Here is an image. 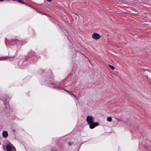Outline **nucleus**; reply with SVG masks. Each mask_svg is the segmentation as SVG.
<instances>
[{"mask_svg":"<svg viewBox=\"0 0 151 151\" xmlns=\"http://www.w3.org/2000/svg\"><path fill=\"white\" fill-rule=\"evenodd\" d=\"M86 121L88 123V124H91V123H92L93 122V117L90 116H88L87 117L86 119Z\"/></svg>","mask_w":151,"mask_h":151,"instance_id":"20e7f679","label":"nucleus"},{"mask_svg":"<svg viewBox=\"0 0 151 151\" xmlns=\"http://www.w3.org/2000/svg\"><path fill=\"white\" fill-rule=\"evenodd\" d=\"M13 147V148L9 144H7L6 145V148L7 151H12H12H16L15 148V147L12 145Z\"/></svg>","mask_w":151,"mask_h":151,"instance_id":"f257e3e1","label":"nucleus"},{"mask_svg":"<svg viewBox=\"0 0 151 151\" xmlns=\"http://www.w3.org/2000/svg\"><path fill=\"white\" fill-rule=\"evenodd\" d=\"M89 125V127L91 129H93L94 128L98 126L99 124L97 122H94L92 123H91V124H88Z\"/></svg>","mask_w":151,"mask_h":151,"instance_id":"7ed1b4c3","label":"nucleus"},{"mask_svg":"<svg viewBox=\"0 0 151 151\" xmlns=\"http://www.w3.org/2000/svg\"><path fill=\"white\" fill-rule=\"evenodd\" d=\"M109 65L112 70H114V69L115 68L114 66L110 65Z\"/></svg>","mask_w":151,"mask_h":151,"instance_id":"1a4fd4ad","label":"nucleus"},{"mask_svg":"<svg viewBox=\"0 0 151 151\" xmlns=\"http://www.w3.org/2000/svg\"><path fill=\"white\" fill-rule=\"evenodd\" d=\"M150 85H151V81L150 82Z\"/></svg>","mask_w":151,"mask_h":151,"instance_id":"4468645a","label":"nucleus"},{"mask_svg":"<svg viewBox=\"0 0 151 151\" xmlns=\"http://www.w3.org/2000/svg\"><path fill=\"white\" fill-rule=\"evenodd\" d=\"M3 0H0V1H3Z\"/></svg>","mask_w":151,"mask_h":151,"instance_id":"ddd939ff","label":"nucleus"},{"mask_svg":"<svg viewBox=\"0 0 151 151\" xmlns=\"http://www.w3.org/2000/svg\"><path fill=\"white\" fill-rule=\"evenodd\" d=\"M67 91L69 94H70L72 97H75L76 99H77V97L76 95H74L73 94L70 93L68 91Z\"/></svg>","mask_w":151,"mask_h":151,"instance_id":"423d86ee","label":"nucleus"},{"mask_svg":"<svg viewBox=\"0 0 151 151\" xmlns=\"http://www.w3.org/2000/svg\"><path fill=\"white\" fill-rule=\"evenodd\" d=\"M92 38L96 40L99 39L101 37L100 35L97 33H94L92 35Z\"/></svg>","mask_w":151,"mask_h":151,"instance_id":"f03ea898","label":"nucleus"},{"mask_svg":"<svg viewBox=\"0 0 151 151\" xmlns=\"http://www.w3.org/2000/svg\"><path fill=\"white\" fill-rule=\"evenodd\" d=\"M3 136L4 137L6 138L8 136V134L6 131H4L2 133Z\"/></svg>","mask_w":151,"mask_h":151,"instance_id":"39448f33","label":"nucleus"},{"mask_svg":"<svg viewBox=\"0 0 151 151\" xmlns=\"http://www.w3.org/2000/svg\"><path fill=\"white\" fill-rule=\"evenodd\" d=\"M17 1L19 2H20L21 3H22L23 4H25L26 3L24 2L22 0H17Z\"/></svg>","mask_w":151,"mask_h":151,"instance_id":"6e6552de","label":"nucleus"},{"mask_svg":"<svg viewBox=\"0 0 151 151\" xmlns=\"http://www.w3.org/2000/svg\"><path fill=\"white\" fill-rule=\"evenodd\" d=\"M4 58V59H1V58H0V60H4V58Z\"/></svg>","mask_w":151,"mask_h":151,"instance_id":"f8f14e48","label":"nucleus"},{"mask_svg":"<svg viewBox=\"0 0 151 151\" xmlns=\"http://www.w3.org/2000/svg\"><path fill=\"white\" fill-rule=\"evenodd\" d=\"M73 143V142H68V144L70 146Z\"/></svg>","mask_w":151,"mask_h":151,"instance_id":"9d476101","label":"nucleus"},{"mask_svg":"<svg viewBox=\"0 0 151 151\" xmlns=\"http://www.w3.org/2000/svg\"><path fill=\"white\" fill-rule=\"evenodd\" d=\"M107 120L108 122H111L112 121V118L110 117H109L107 118Z\"/></svg>","mask_w":151,"mask_h":151,"instance_id":"0eeeda50","label":"nucleus"},{"mask_svg":"<svg viewBox=\"0 0 151 151\" xmlns=\"http://www.w3.org/2000/svg\"><path fill=\"white\" fill-rule=\"evenodd\" d=\"M47 1L49 2H50L52 1V0H47Z\"/></svg>","mask_w":151,"mask_h":151,"instance_id":"9b49d317","label":"nucleus"}]
</instances>
